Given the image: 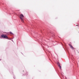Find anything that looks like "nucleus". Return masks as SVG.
I'll list each match as a JSON object with an SVG mask.
<instances>
[{
	"mask_svg": "<svg viewBox=\"0 0 79 79\" xmlns=\"http://www.w3.org/2000/svg\"><path fill=\"white\" fill-rule=\"evenodd\" d=\"M19 18L22 22H24V19H23V18L24 17V16L22 14H21L19 15Z\"/></svg>",
	"mask_w": 79,
	"mask_h": 79,
	"instance_id": "obj_1",
	"label": "nucleus"
},
{
	"mask_svg": "<svg viewBox=\"0 0 79 79\" xmlns=\"http://www.w3.org/2000/svg\"><path fill=\"white\" fill-rule=\"evenodd\" d=\"M1 37L2 38H4L5 39H8V36H6V35H1Z\"/></svg>",
	"mask_w": 79,
	"mask_h": 79,
	"instance_id": "obj_2",
	"label": "nucleus"
},
{
	"mask_svg": "<svg viewBox=\"0 0 79 79\" xmlns=\"http://www.w3.org/2000/svg\"><path fill=\"white\" fill-rule=\"evenodd\" d=\"M57 65H58L59 67L60 68V69H61V66L60 65V64L59 63H57Z\"/></svg>",
	"mask_w": 79,
	"mask_h": 79,
	"instance_id": "obj_3",
	"label": "nucleus"
},
{
	"mask_svg": "<svg viewBox=\"0 0 79 79\" xmlns=\"http://www.w3.org/2000/svg\"><path fill=\"white\" fill-rule=\"evenodd\" d=\"M69 45L70 47H71V48H72V49H73L74 48H73V46L71 45H70V44H69Z\"/></svg>",
	"mask_w": 79,
	"mask_h": 79,
	"instance_id": "obj_4",
	"label": "nucleus"
},
{
	"mask_svg": "<svg viewBox=\"0 0 79 79\" xmlns=\"http://www.w3.org/2000/svg\"><path fill=\"white\" fill-rule=\"evenodd\" d=\"M10 34H13V33H12V32H10Z\"/></svg>",
	"mask_w": 79,
	"mask_h": 79,
	"instance_id": "obj_5",
	"label": "nucleus"
}]
</instances>
